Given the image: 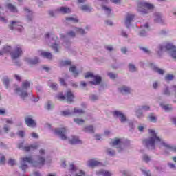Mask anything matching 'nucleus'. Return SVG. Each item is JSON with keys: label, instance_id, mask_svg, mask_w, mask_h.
Instances as JSON below:
<instances>
[{"label": "nucleus", "instance_id": "43", "mask_svg": "<svg viewBox=\"0 0 176 176\" xmlns=\"http://www.w3.org/2000/svg\"><path fill=\"white\" fill-rule=\"evenodd\" d=\"M3 131L5 134H8L10 131V125L5 124L3 127Z\"/></svg>", "mask_w": 176, "mask_h": 176}, {"label": "nucleus", "instance_id": "60", "mask_svg": "<svg viewBox=\"0 0 176 176\" xmlns=\"http://www.w3.org/2000/svg\"><path fill=\"white\" fill-rule=\"evenodd\" d=\"M108 76H109L110 79H116V78H118V74L110 72L108 74Z\"/></svg>", "mask_w": 176, "mask_h": 176}, {"label": "nucleus", "instance_id": "16", "mask_svg": "<svg viewBox=\"0 0 176 176\" xmlns=\"http://www.w3.org/2000/svg\"><path fill=\"white\" fill-rule=\"evenodd\" d=\"M55 12H56V13H60L61 14H69V13H72V10L69 7L61 6L58 7Z\"/></svg>", "mask_w": 176, "mask_h": 176}, {"label": "nucleus", "instance_id": "6", "mask_svg": "<svg viewBox=\"0 0 176 176\" xmlns=\"http://www.w3.org/2000/svg\"><path fill=\"white\" fill-rule=\"evenodd\" d=\"M153 9V5L145 1H139L138 3L137 10L142 16L148 14L149 10Z\"/></svg>", "mask_w": 176, "mask_h": 176}, {"label": "nucleus", "instance_id": "5", "mask_svg": "<svg viewBox=\"0 0 176 176\" xmlns=\"http://www.w3.org/2000/svg\"><path fill=\"white\" fill-rule=\"evenodd\" d=\"M30 81L25 80L22 82L21 87H17L15 89V93H16V94L21 97V100H25V98L28 97V92L27 90L30 89Z\"/></svg>", "mask_w": 176, "mask_h": 176}, {"label": "nucleus", "instance_id": "56", "mask_svg": "<svg viewBox=\"0 0 176 176\" xmlns=\"http://www.w3.org/2000/svg\"><path fill=\"white\" fill-rule=\"evenodd\" d=\"M74 176H86V172L82 170H78Z\"/></svg>", "mask_w": 176, "mask_h": 176}, {"label": "nucleus", "instance_id": "44", "mask_svg": "<svg viewBox=\"0 0 176 176\" xmlns=\"http://www.w3.org/2000/svg\"><path fill=\"white\" fill-rule=\"evenodd\" d=\"M151 160L152 158L149 157V155H148L147 154H144L142 156V160L143 162H145V163H149Z\"/></svg>", "mask_w": 176, "mask_h": 176}, {"label": "nucleus", "instance_id": "29", "mask_svg": "<svg viewBox=\"0 0 176 176\" xmlns=\"http://www.w3.org/2000/svg\"><path fill=\"white\" fill-rule=\"evenodd\" d=\"M74 31L76 34H80V35H86V31L82 28L74 27Z\"/></svg>", "mask_w": 176, "mask_h": 176}, {"label": "nucleus", "instance_id": "61", "mask_svg": "<svg viewBox=\"0 0 176 176\" xmlns=\"http://www.w3.org/2000/svg\"><path fill=\"white\" fill-rule=\"evenodd\" d=\"M58 100H60V101H64V100L66 99V96L63 95L62 94H59L57 96Z\"/></svg>", "mask_w": 176, "mask_h": 176}, {"label": "nucleus", "instance_id": "10", "mask_svg": "<svg viewBox=\"0 0 176 176\" xmlns=\"http://www.w3.org/2000/svg\"><path fill=\"white\" fill-rule=\"evenodd\" d=\"M118 91L122 96H129L133 93V89L130 86L123 85L118 88Z\"/></svg>", "mask_w": 176, "mask_h": 176}, {"label": "nucleus", "instance_id": "64", "mask_svg": "<svg viewBox=\"0 0 176 176\" xmlns=\"http://www.w3.org/2000/svg\"><path fill=\"white\" fill-rule=\"evenodd\" d=\"M140 108L142 109L143 111H149L151 109V107L148 105H143L140 107Z\"/></svg>", "mask_w": 176, "mask_h": 176}, {"label": "nucleus", "instance_id": "15", "mask_svg": "<svg viewBox=\"0 0 176 176\" xmlns=\"http://www.w3.org/2000/svg\"><path fill=\"white\" fill-rule=\"evenodd\" d=\"M10 30H16L19 32H21L23 30H24V28H23V25H21V23L17 22V21H12L11 24L9 25Z\"/></svg>", "mask_w": 176, "mask_h": 176}, {"label": "nucleus", "instance_id": "49", "mask_svg": "<svg viewBox=\"0 0 176 176\" xmlns=\"http://www.w3.org/2000/svg\"><path fill=\"white\" fill-rule=\"evenodd\" d=\"M155 21L156 23H163V19H162V16L159 14H155Z\"/></svg>", "mask_w": 176, "mask_h": 176}, {"label": "nucleus", "instance_id": "28", "mask_svg": "<svg viewBox=\"0 0 176 176\" xmlns=\"http://www.w3.org/2000/svg\"><path fill=\"white\" fill-rule=\"evenodd\" d=\"M85 133H89V134H93L94 133V128L92 125L86 126L83 129Z\"/></svg>", "mask_w": 176, "mask_h": 176}, {"label": "nucleus", "instance_id": "48", "mask_svg": "<svg viewBox=\"0 0 176 176\" xmlns=\"http://www.w3.org/2000/svg\"><path fill=\"white\" fill-rule=\"evenodd\" d=\"M73 113H76L77 115H83V113H85V111L80 109L74 108Z\"/></svg>", "mask_w": 176, "mask_h": 176}, {"label": "nucleus", "instance_id": "59", "mask_svg": "<svg viewBox=\"0 0 176 176\" xmlns=\"http://www.w3.org/2000/svg\"><path fill=\"white\" fill-rule=\"evenodd\" d=\"M102 9H103V10H104V12L107 13V14H111V8H109L105 6H103Z\"/></svg>", "mask_w": 176, "mask_h": 176}, {"label": "nucleus", "instance_id": "14", "mask_svg": "<svg viewBox=\"0 0 176 176\" xmlns=\"http://www.w3.org/2000/svg\"><path fill=\"white\" fill-rule=\"evenodd\" d=\"M25 123L28 127L35 129L36 127V121L32 119V116H28L25 118Z\"/></svg>", "mask_w": 176, "mask_h": 176}, {"label": "nucleus", "instance_id": "53", "mask_svg": "<svg viewBox=\"0 0 176 176\" xmlns=\"http://www.w3.org/2000/svg\"><path fill=\"white\" fill-rule=\"evenodd\" d=\"M145 129H146V125L144 124H141L140 125H138V131H140V133H143L144 130H145Z\"/></svg>", "mask_w": 176, "mask_h": 176}, {"label": "nucleus", "instance_id": "7", "mask_svg": "<svg viewBox=\"0 0 176 176\" xmlns=\"http://www.w3.org/2000/svg\"><path fill=\"white\" fill-rule=\"evenodd\" d=\"M129 144L130 141L119 138H114L111 142V146L117 148L119 153H121L123 151V147L127 146Z\"/></svg>", "mask_w": 176, "mask_h": 176}, {"label": "nucleus", "instance_id": "1", "mask_svg": "<svg viewBox=\"0 0 176 176\" xmlns=\"http://www.w3.org/2000/svg\"><path fill=\"white\" fill-rule=\"evenodd\" d=\"M148 133L151 137L144 140V143L147 149L154 151V149H156V145H157L159 148H165V151H164L165 155H168L169 151L176 152V146H173L162 139V138L157 135V133H156L155 130L149 129Z\"/></svg>", "mask_w": 176, "mask_h": 176}, {"label": "nucleus", "instance_id": "21", "mask_svg": "<svg viewBox=\"0 0 176 176\" xmlns=\"http://www.w3.org/2000/svg\"><path fill=\"white\" fill-rule=\"evenodd\" d=\"M69 144L72 145H76L78 144H82V140L77 136H72L68 138Z\"/></svg>", "mask_w": 176, "mask_h": 176}, {"label": "nucleus", "instance_id": "40", "mask_svg": "<svg viewBox=\"0 0 176 176\" xmlns=\"http://www.w3.org/2000/svg\"><path fill=\"white\" fill-rule=\"evenodd\" d=\"M24 151L30 152V151H34V149H38V145H31L30 146L24 147Z\"/></svg>", "mask_w": 176, "mask_h": 176}, {"label": "nucleus", "instance_id": "54", "mask_svg": "<svg viewBox=\"0 0 176 176\" xmlns=\"http://www.w3.org/2000/svg\"><path fill=\"white\" fill-rule=\"evenodd\" d=\"M107 153L109 156H115L116 151H115V150H113L112 148H107Z\"/></svg>", "mask_w": 176, "mask_h": 176}, {"label": "nucleus", "instance_id": "35", "mask_svg": "<svg viewBox=\"0 0 176 176\" xmlns=\"http://www.w3.org/2000/svg\"><path fill=\"white\" fill-rule=\"evenodd\" d=\"M128 68L130 72H137L138 71L137 66L133 63H129L128 65Z\"/></svg>", "mask_w": 176, "mask_h": 176}, {"label": "nucleus", "instance_id": "39", "mask_svg": "<svg viewBox=\"0 0 176 176\" xmlns=\"http://www.w3.org/2000/svg\"><path fill=\"white\" fill-rule=\"evenodd\" d=\"M78 168H76V166H75V165H74V164H70L69 165V175H72V173H76V171H77Z\"/></svg>", "mask_w": 176, "mask_h": 176}, {"label": "nucleus", "instance_id": "63", "mask_svg": "<svg viewBox=\"0 0 176 176\" xmlns=\"http://www.w3.org/2000/svg\"><path fill=\"white\" fill-rule=\"evenodd\" d=\"M8 164L10 166H14L16 164V160L14 159H10L8 160Z\"/></svg>", "mask_w": 176, "mask_h": 176}, {"label": "nucleus", "instance_id": "11", "mask_svg": "<svg viewBox=\"0 0 176 176\" xmlns=\"http://www.w3.org/2000/svg\"><path fill=\"white\" fill-rule=\"evenodd\" d=\"M113 115L114 118H118L120 120V122L122 124L126 123L129 122V119H127V117L123 112L119 111H115L113 113Z\"/></svg>", "mask_w": 176, "mask_h": 176}, {"label": "nucleus", "instance_id": "52", "mask_svg": "<svg viewBox=\"0 0 176 176\" xmlns=\"http://www.w3.org/2000/svg\"><path fill=\"white\" fill-rule=\"evenodd\" d=\"M71 60H61L60 62V67H65V65H70Z\"/></svg>", "mask_w": 176, "mask_h": 176}, {"label": "nucleus", "instance_id": "36", "mask_svg": "<svg viewBox=\"0 0 176 176\" xmlns=\"http://www.w3.org/2000/svg\"><path fill=\"white\" fill-rule=\"evenodd\" d=\"M141 110L142 109L140 107H139L135 110V116L137 118H138V119H141V118H144V113Z\"/></svg>", "mask_w": 176, "mask_h": 176}, {"label": "nucleus", "instance_id": "9", "mask_svg": "<svg viewBox=\"0 0 176 176\" xmlns=\"http://www.w3.org/2000/svg\"><path fill=\"white\" fill-rule=\"evenodd\" d=\"M85 78L86 79H87V78H91V81L89 82L91 85H98L102 82V78L100 75H94V74L90 72L87 73Z\"/></svg>", "mask_w": 176, "mask_h": 176}, {"label": "nucleus", "instance_id": "18", "mask_svg": "<svg viewBox=\"0 0 176 176\" xmlns=\"http://www.w3.org/2000/svg\"><path fill=\"white\" fill-rule=\"evenodd\" d=\"M150 67L154 72H156L159 75H164L166 74V70L159 68L155 63H150L149 64Z\"/></svg>", "mask_w": 176, "mask_h": 176}, {"label": "nucleus", "instance_id": "34", "mask_svg": "<svg viewBox=\"0 0 176 176\" xmlns=\"http://www.w3.org/2000/svg\"><path fill=\"white\" fill-rule=\"evenodd\" d=\"M175 78V76L173 74H168L165 76L164 80L166 82H171L172 80H174Z\"/></svg>", "mask_w": 176, "mask_h": 176}, {"label": "nucleus", "instance_id": "24", "mask_svg": "<svg viewBox=\"0 0 176 176\" xmlns=\"http://www.w3.org/2000/svg\"><path fill=\"white\" fill-rule=\"evenodd\" d=\"M160 106L165 112H171L173 111V105L171 104H164V103L161 102L160 103Z\"/></svg>", "mask_w": 176, "mask_h": 176}, {"label": "nucleus", "instance_id": "19", "mask_svg": "<svg viewBox=\"0 0 176 176\" xmlns=\"http://www.w3.org/2000/svg\"><path fill=\"white\" fill-rule=\"evenodd\" d=\"M151 31V28L148 23H146L141 26V30L140 32V36H146L148 35V32Z\"/></svg>", "mask_w": 176, "mask_h": 176}, {"label": "nucleus", "instance_id": "4", "mask_svg": "<svg viewBox=\"0 0 176 176\" xmlns=\"http://www.w3.org/2000/svg\"><path fill=\"white\" fill-rule=\"evenodd\" d=\"M155 52L158 56H162L163 52H167L173 60H176V46L171 43H166L165 45L162 44L158 45L155 49Z\"/></svg>", "mask_w": 176, "mask_h": 176}, {"label": "nucleus", "instance_id": "3", "mask_svg": "<svg viewBox=\"0 0 176 176\" xmlns=\"http://www.w3.org/2000/svg\"><path fill=\"white\" fill-rule=\"evenodd\" d=\"M3 54H10L11 59L18 60L24 54V51L20 45H16L14 47L9 45H5L0 50V56H3Z\"/></svg>", "mask_w": 176, "mask_h": 176}, {"label": "nucleus", "instance_id": "23", "mask_svg": "<svg viewBox=\"0 0 176 176\" xmlns=\"http://www.w3.org/2000/svg\"><path fill=\"white\" fill-rule=\"evenodd\" d=\"M25 13H27L28 14L26 15V20L27 21H28V23L32 21V20H34V15L32 13V11H31L29 8H25L24 9Z\"/></svg>", "mask_w": 176, "mask_h": 176}, {"label": "nucleus", "instance_id": "25", "mask_svg": "<svg viewBox=\"0 0 176 176\" xmlns=\"http://www.w3.org/2000/svg\"><path fill=\"white\" fill-rule=\"evenodd\" d=\"M69 71L73 74L74 78H76L79 75V74H80V72L78 70V67H76V66L75 65L71 66L69 68Z\"/></svg>", "mask_w": 176, "mask_h": 176}, {"label": "nucleus", "instance_id": "62", "mask_svg": "<svg viewBox=\"0 0 176 176\" xmlns=\"http://www.w3.org/2000/svg\"><path fill=\"white\" fill-rule=\"evenodd\" d=\"M120 35L124 38H129V34H127V32H126L125 30H122L120 32Z\"/></svg>", "mask_w": 176, "mask_h": 176}, {"label": "nucleus", "instance_id": "26", "mask_svg": "<svg viewBox=\"0 0 176 176\" xmlns=\"http://www.w3.org/2000/svg\"><path fill=\"white\" fill-rule=\"evenodd\" d=\"M65 21L67 23H79V19L77 16H67Z\"/></svg>", "mask_w": 176, "mask_h": 176}, {"label": "nucleus", "instance_id": "20", "mask_svg": "<svg viewBox=\"0 0 176 176\" xmlns=\"http://www.w3.org/2000/svg\"><path fill=\"white\" fill-rule=\"evenodd\" d=\"M96 175L98 176H113V173L111 171L107 170L105 169H100L96 171Z\"/></svg>", "mask_w": 176, "mask_h": 176}, {"label": "nucleus", "instance_id": "45", "mask_svg": "<svg viewBox=\"0 0 176 176\" xmlns=\"http://www.w3.org/2000/svg\"><path fill=\"white\" fill-rule=\"evenodd\" d=\"M74 122L76 124H78V126H81V124H83V123H85V120L80 118H74Z\"/></svg>", "mask_w": 176, "mask_h": 176}, {"label": "nucleus", "instance_id": "22", "mask_svg": "<svg viewBox=\"0 0 176 176\" xmlns=\"http://www.w3.org/2000/svg\"><path fill=\"white\" fill-rule=\"evenodd\" d=\"M25 63H28V64H30L31 65L38 64L39 63V58L34 57V58H25Z\"/></svg>", "mask_w": 176, "mask_h": 176}, {"label": "nucleus", "instance_id": "38", "mask_svg": "<svg viewBox=\"0 0 176 176\" xmlns=\"http://www.w3.org/2000/svg\"><path fill=\"white\" fill-rule=\"evenodd\" d=\"M2 82L3 83V85L6 86V89H9V83L10 82V80H9V78L8 77H3L2 78Z\"/></svg>", "mask_w": 176, "mask_h": 176}, {"label": "nucleus", "instance_id": "32", "mask_svg": "<svg viewBox=\"0 0 176 176\" xmlns=\"http://www.w3.org/2000/svg\"><path fill=\"white\" fill-rule=\"evenodd\" d=\"M7 8L8 9V10L12 12V13H17V8L13 6V4H11V3L7 4Z\"/></svg>", "mask_w": 176, "mask_h": 176}, {"label": "nucleus", "instance_id": "55", "mask_svg": "<svg viewBox=\"0 0 176 176\" xmlns=\"http://www.w3.org/2000/svg\"><path fill=\"white\" fill-rule=\"evenodd\" d=\"M159 86H160V82L159 81H154L153 82V89H154V90H157Z\"/></svg>", "mask_w": 176, "mask_h": 176}, {"label": "nucleus", "instance_id": "42", "mask_svg": "<svg viewBox=\"0 0 176 176\" xmlns=\"http://www.w3.org/2000/svg\"><path fill=\"white\" fill-rule=\"evenodd\" d=\"M66 35L70 38H75V36H76V32H75V30H69Z\"/></svg>", "mask_w": 176, "mask_h": 176}, {"label": "nucleus", "instance_id": "37", "mask_svg": "<svg viewBox=\"0 0 176 176\" xmlns=\"http://www.w3.org/2000/svg\"><path fill=\"white\" fill-rule=\"evenodd\" d=\"M148 120L152 123H156L157 122V117L155 114L151 113L148 116Z\"/></svg>", "mask_w": 176, "mask_h": 176}, {"label": "nucleus", "instance_id": "50", "mask_svg": "<svg viewBox=\"0 0 176 176\" xmlns=\"http://www.w3.org/2000/svg\"><path fill=\"white\" fill-rule=\"evenodd\" d=\"M141 171L144 176H151V171L146 169V168H141Z\"/></svg>", "mask_w": 176, "mask_h": 176}, {"label": "nucleus", "instance_id": "13", "mask_svg": "<svg viewBox=\"0 0 176 176\" xmlns=\"http://www.w3.org/2000/svg\"><path fill=\"white\" fill-rule=\"evenodd\" d=\"M55 134L60 137L61 140H68V138L65 134H67V129L65 128H58L55 129Z\"/></svg>", "mask_w": 176, "mask_h": 176}, {"label": "nucleus", "instance_id": "12", "mask_svg": "<svg viewBox=\"0 0 176 176\" xmlns=\"http://www.w3.org/2000/svg\"><path fill=\"white\" fill-rule=\"evenodd\" d=\"M100 166H102V162H101L100 160H98L97 158L89 160L87 162V166L91 168H94V167H98Z\"/></svg>", "mask_w": 176, "mask_h": 176}, {"label": "nucleus", "instance_id": "47", "mask_svg": "<svg viewBox=\"0 0 176 176\" xmlns=\"http://www.w3.org/2000/svg\"><path fill=\"white\" fill-rule=\"evenodd\" d=\"M62 116H72L74 113L71 112L69 110L63 111L61 112Z\"/></svg>", "mask_w": 176, "mask_h": 176}, {"label": "nucleus", "instance_id": "31", "mask_svg": "<svg viewBox=\"0 0 176 176\" xmlns=\"http://www.w3.org/2000/svg\"><path fill=\"white\" fill-rule=\"evenodd\" d=\"M162 94L163 96H167L168 97L171 96V91H170V87L168 86H166L162 89Z\"/></svg>", "mask_w": 176, "mask_h": 176}, {"label": "nucleus", "instance_id": "2", "mask_svg": "<svg viewBox=\"0 0 176 176\" xmlns=\"http://www.w3.org/2000/svg\"><path fill=\"white\" fill-rule=\"evenodd\" d=\"M46 151L41 149L39 151V155L36 156V160L34 161L32 157H26L21 158L20 168L22 171L25 172V170L28 168V165L27 163L32 164L33 167H37L38 168H41L45 166L46 162Z\"/></svg>", "mask_w": 176, "mask_h": 176}, {"label": "nucleus", "instance_id": "33", "mask_svg": "<svg viewBox=\"0 0 176 176\" xmlns=\"http://www.w3.org/2000/svg\"><path fill=\"white\" fill-rule=\"evenodd\" d=\"M41 56H43V57H45V58H47L48 60H52V58H53V55L52 54V53L47 52H42Z\"/></svg>", "mask_w": 176, "mask_h": 176}, {"label": "nucleus", "instance_id": "41", "mask_svg": "<svg viewBox=\"0 0 176 176\" xmlns=\"http://www.w3.org/2000/svg\"><path fill=\"white\" fill-rule=\"evenodd\" d=\"M45 108L47 111H51V109H53L54 106H53V103L52 102V101H47L45 105Z\"/></svg>", "mask_w": 176, "mask_h": 176}, {"label": "nucleus", "instance_id": "46", "mask_svg": "<svg viewBox=\"0 0 176 176\" xmlns=\"http://www.w3.org/2000/svg\"><path fill=\"white\" fill-rule=\"evenodd\" d=\"M120 173L123 176H131V173L129 170H124V169H120Z\"/></svg>", "mask_w": 176, "mask_h": 176}, {"label": "nucleus", "instance_id": "27", "mask_svg": "<svg viewBox=\"0 0 176 176\" xmlns=\"http://www.w3.org/2000/svg\"><path fill=\"white\" fill-rule=\"evenodd\" d=\"M74 98H75L74 94H72L71 91H68L66 94V99L67 102H72V101H74Z\"/></svg>", "mask_w": 176, "mask_h": 176}, {"label": "nucleus", "instance_id": "8", "mask_svg": "<svg viewBox=\"0 0 176 176\" xmlns=\"http://www.w3.org/2000/svg\"><path fill=\"white\" fill-rule=\"evenodd\" d=\"M45 38H50V47L54 52V53H60V50H61V45L58 44V38L55 35L50 36V34L47 33L45 34Z\"/></svg>", "mask_w": 176, "mask_h": 176}, {"label": "nucleus", "instance_id": "57", "mask_svg": "<svg viewBox=\"0 0 176 176\" xmlns=\"http://www.w3.org/2000/svg\"><path fill=\"white\" fill-rule=\"evenodd\" d=\"M126 123H128V125L130 127V129H135V126H134V122L133 120H128V121H126Z\"/></svg>", "mask_w": 176, "mask_h": 176}, {"label": "nucleus", "instance_id": "30", "mask_svg": "<svg viewBox=\"0 0 176 176\" xmlns=\"http://www.w3.org/2000/svg\"><path fill=\"white\" fill-rule=\"evenodd\" d=\"M80 8L82 12H91V10H93L91 6L87 4L81 6Z\"/></svg>", "mask_w": 176, "mask_h": 176}, {"label": "nucleus", "instance_id": "51", "mask_svg": "<svg viewBox=\"0 0 176 176\" xmlns=\"http://www.w3.org/2000/svg\"><path fill=\"white\" fill-rule=\"evenodd\" d=\"M49 86L52 90H57L58 89V85L56 82H50L49 83Z\"/></svg>", "mask_w": 176, "mask_h": 176}, {"label": "nucleus", "instance_id": "58", "mask_svg": "<svg viewBox=\"0 0 176 176\" xmlns=\"http://www.w3.org/2000/svg\"><path fill=\"white\" fill-rule=\"evenodd\" d=\"M91 101H97L98 100V96L92 94L89 96Z\"/></svg>", "mask_w": 176, "mask_h": 176}, {"label": "nucleus", "instance_id": "17", "mask_svg": "<svg viewBox=\"0 0 176 176\" xmlns=\"http://www.w3.org/2000/svg\"><path fill=\"white\" fill-rule=\"evenodd\" d=\"M134 14H128L126 17H125V20H124V24L125 26L126 27V28H130V27H131V22L134 21Z\"/></svg>", "mask_w": 176, "mask_h": 176}]
</instances>
